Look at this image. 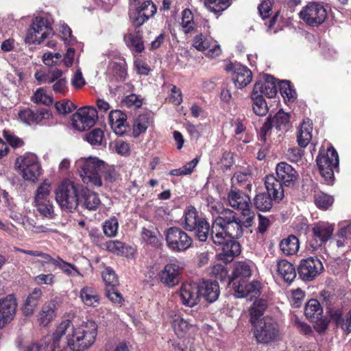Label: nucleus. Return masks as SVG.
<instances>
[{
  "instance_id": "52",
  "label": "nucleus",
  "mask_w": 351,
  "mask_h": 351,
  "mask_svg": "<svg viewBox=\"0 0 351 351\" xmlns=\"http://www.w3.org/2000/svg\"><path fill=\"white\" fill-rule=\"evenodd\" d=\"M53 341V334L45 337L38 343H33L27 348L26 351H47Z\"/></svg>"
},
{
  "instance_id": "27",
  "label": "nucleus",
  "mask_w": 351,
  "mask_h": 351,
  "mask_svg": "<svg viewBox=\"0 0 351 351\" xmlns=\"http://www.w3.org/2000/svg\"><path fill=\"white\" fill-rule=\"evenodd\" d=\"M275 271L277 277L289 283L291 282L296 276L294 266L285 259L279 260L277 262Z\"/></svg>"
},
{
  "instance_id": "63",
  "label": "nucleus",
  "mask_w": 351,
  "mask_h": 351,
  "mask_svg": "<svg viewBox=\"0 0 351 351\" xmlns=\"http://www.w3.org/2000/svg\"><path fill=\"white\" fill-rule=\"evenodd\" d=\"M142 14L143 12L138 7L136 8L135 10L130 11V20L132 24L136 27L141 26L145 21H147V19L144 17V16Z\"/></svg>"
},
{
  "instance_id": "16",
  "label": "nucleus",
  "mask_w": 351,
  "mask_h": 351,
  "mask_svg": "<svg viewBox=\"0 0 351 351\" xmlns=\"http://www.w3.org/2000/svg\"><path fill=\"white\" fill-rule=\"evenodd\" d=\"M225 70L228 72H232V80L235 86L239 88L245 87L252 82V73L245 66L230 62L226 65Z\"/></svg>"
},
{
  "instance_id": "31",
  "label": "nucleus",
  "mask_w": 351,
  "mask_h": 351,
  "mask_svg": "<svg viewBox=\"0 0 351 351\" xmlns=\"http://www.w3.org/2000/svg\"><path fill=\"white\" fill-rule=\"evenodd\" d=\"M123 40L130 50L136 53H141L144 50V44L139 30H128Z\"/></svg>"
},
{
  "instance_id": "38",
  "label": "nucleus",
  "mask_w": 351,
  "mask_h": 351,
  "mask_svg": "<svg viewBox=\"0 0 351 351\" xmlns=\"http://www.w3.org/2000/svg\"><path fill=\"white\" fill-rule=\"evenodd\" d=\"M198 25L197 20H195L191 10L184 9L182 12L180 25L184 34H189L197 29Z\"/></svg>"
},
{
  "instance_id": "2",
  "label": "nucleus",
  "mask_w": 351,
  "mask_h": 351,
  "mask_svg": "<svg viewBox=\"0 0 351 351\" xmlns=\"http://www.w3.org/2000/svg\"><path fill=\"white\" fill-rule=\"evenodd\" d=\"M252 276V267L246 262H239L235 265L232 277V287L237 298L249 295L256 297L260 293V283L257 281L248 282Z\"/></svg>"
},
{
  "instance_id": "26",
  "label": "nucleus",
  "mask_w": 351,
  "mask_h": 351,
  "mask_svg": "<svg viewBox=\"0 0 351 351\" xmlns=\"http://www.w3.org/2000/svg\"><path fill=\"white\" fill-rule=\"evenodd\" d=\"M169 317L173 330L178 337H184L191 328L195 326L175 312H171Z\"/></svg>"
},
{
  "instance_id": "30",
  "label": "nucleus",
  "mask_w": 351,
  "mask_h": 351,
  "mask_svg": "<svg viewBox=\"0 0 351 351\" xmlns=\"http://www.w3.org/2000/svg\"><path fill=\"white\" fill-rule=\"evenodd\" d=\"M313 123L305 119L298 128L297 141L302 147H306L312 139Z\"/></svg>"
},
{
  "instance_id": "6",
  "label": "nucleus",
  "mask_w": 351,
  "mask_h": 351,
  "mask_svg": "<svg viewBox=\"0 0 351 351\" xmlns=\"http://www.w3.org/2000/svg\"><path fill=\"white\" fill-rule=\"evenodd\" d=\"M228 199L231 207L241 211V217L244 219L245 226L246 228L252 226L255 214L252 210L250 197L239 190L232 189L228 193Z\"/></svg>"
},
{
  "instance_id": "28",
  "label": "nucleus",
  "mask_w": 351,
  "mask_h": 351,
  "mask_svg": "<svg viewBox=\"0 0 351 351\" xmlns=\"http://www.w3.org/2000/svg\"><path fill=\"white\" fill-rule=\"evenodd\" d=\"M265 184L267 191V194L271 197L273 199L279 201L283 198L282 183L275 176L272 175L267 176L265 178Z\"/></svg>"
},
{
  "instance_id": "15",
  "label": "nucleus",
  "mask_w": 351,
  "mask_h": 351,
  "mask_svg": "<svg viewBox=\"0 0 351 351\" xmlns=\"http://www.w3.org/2000/svg\"><path fill=\"white\" fill-rule=\"evenodd\" d=\"M324 270L322 261L317 257L302 259L298 267L300 277L304 281H311Z\"/></svg>"
},
{
  "instance_id": "40",
  "label": "nucleus",
  "mask_w": 351,
  "mask_h": 351,
  "mask_svg": "<svg viewBox=\"0 0 351 351\" xmlns=\"http://www.w3.org/2000/svg\"><path fill=\"white\" fill-rule=\"evenodd\" d=\"M267 308V302L265 300L259 299L256 300L250 309V322L254 324L263 320L261 318Z\"/></svg>"
},
{
  "instance_id": "18",
  "label": "nucleus",
  "mask_w": 351,
  "mask_h": 351,
  "mask_svg": "<svg viewBox=\"0 0 351 351\" xmlns=\"http://www.w3.org/2000/svg\"><path fill=\"white\" fill-rule=\"evenodd\" d=\"M192 45L197 51L212 58L218 57L221 53L219 45L202 34H197L193 38Z\"/></svg>"
},
{
  "instance_id": "4",
  "label": "nucleus",
  "mask_w": 351,
  "mask_h": 351,
  "mask_svg": "<svg viewBox=\"0 0 351 351\" xmlns=\"http://www.w3.org/2000/svg\"><path fill=\"white\" fill-rule=\"evenodd\" d=\"M57 204L62 210L72 213L77 207L80 199L77 196L75 184L70 180L62 181L55 191Z\"/></svg>"
},
{
  "instance_id": "36",
  "label": "nucleus",
  "mask_w": 351,
  "mask_h": 351,
  "mask_svg": "<svg viewBox=\"0 0 351 351\" xmlns=\"http://www.w3.org/2000/svg\"><path fill=\"white\" fill-rule=\"evenodd\" d=\"M221 219L217 217L213 223L211 228V238L216 245H221L226 242L228 239V235L226 234L224 228L222 226Z\"/></svg>"
},
{
  "instance_id": "19",
  "label": "nucleus",
  "mask_w": 351,
  "mask_h": 351,
  "mask_svg": "<svg viewBox=\"0 0 351 351\" xmlns=\"http://www.w3.org/2000/svg\"><path fill=\"white\" fill-rule=\"evenodd\" d=\"M333 230V225L327 222L320 221L315 223L312 228L313 239L311 241L313 250H316L324 244L330 238Z\"/></svg>"
},
{
  "instance_id": "51",
  "label": "nucleus",
  "mask_w": 351,
  "mask_h": 351,
  "mask_svg": "<svg viewBox=\"0 0 351 351\" xmlns=\"http://www.w3.org/2000/svg\"><path fill=\"white\" fill-rule=\"evenodd\" d=\"M56 267L61 269L65 274L69 276H82L81 272L77 269V268L70 263H67L64 261L61 258H59V261L56 265Z\"/></svg>"
},
{
  "instance_id": "24",
  "label": "nucleus",
  "mask_w": 351,
  "mask_h": 351,
  "mask_svg": "<svg viewBox=\"0 0 351 351\" xmlns=\"http://www.w3.org/2000/svg\"><path fill=\"white\" fill-rule=\"evenodd\" d=\"M109 124L117 135H123L127 128V116L121 110H111L108 115Z\"/></svg>"
},
{
  "instance_id": "47",
  "label": "nucleus",
  "mask_w": 351,
  "mask_h": 351,
  "mask_svg": "<svg viewBox=\"0 0 351 351\" xmlns=\"http://www.w3.org/2000/svg\"><path fill=\"white\" fill-rule=\"evenodd\" d=\"M103 231L108 237H114L117 234L119 221L115 217H111L103 223Z\"/></svg>"
},
{
  "instance_id": "5",
  "label": "nucleus",
  "mask_w": 351,
  "mask_h": 351,
  "mask_svg": "<svg viewBox=\"0 0 351 351\" xmlns=\"http://www.w3.org/2000/svg\"><path fill=\"white\" fill-rule=\"evenodd\" d=\"M320 173L327 184L334 181V171L339 167V156L332 146H329L326 152L321 150L316 159Z\"/></svg>"
},
{
  "instance_id": "17",
  "label": "nucleus",
  "mask_w": 351,
  "mask_h": 351,
  "mask_svg": "<svg viewBox=\"0 0 351 351\" xmlns=\"http://www.w3.org/2000/svg\"><path fill=\"white\" fill-rule=\"evenodd\" d=\"M182 304L186 306L193 307L199 302L200 294L198 284L185 282L182 284L177 292Z\"/></svg>"
},
{
  "instance_id": "14",
  "label": "nucleus",
  "mask_w": 351,
  "mask_h": 351,
  "mask_svg": "<svg viewBox=\"0 0 351 351\" xmlns=\"http://www.w3.org/2000/svg\"><path fill=\"white\" fill-rule=\"evenodd\" d=\"M168 247L173 252H184L192 245V239L182 229L173 227L166 232Z\"/></svg>"
},
{
  "instance_id": "53",
  "label": "nucleus",
  "mask_w": 351,
  "mask_h": 351,
  "mask_svg": "<svg viewBox=\"0 0 351 351\" xmlns=\"http://www.w3.org/2000/svg\"><path fill=\"white\" fill-rule=\"evenodd\" d=\"M35 207L40 214L48 219H53L55 217L54 206L52 202H47L34 204Z\"/></svg>"
},
{
  "instance_id": "59",
  "label": "nucleus",
  "mask_w": 351,
  "mask_h": 351,
  "mask_svg": "<svg viewBox=\"0 0 351 351\" xmlns=\"http://www.w3.org/2000/svg\"><path fill=\"white\" fill-rule=\"evenodd\" d=\"M55 107L59 114H67L76 108V106L70 100H61L56 103Z\"/></svg>"
},
{
  "instance_id": "45",
  "label": "nucleus",
  "mask_w": 351,
  "mask_h": 351,
  "mask_svg": "<svg viewBox=\"0 0 351 351\" xmlns=\"http://www.w3.org/2000/svg\"><path fill=\"white\" fill-rule=\"evenodd\" d=\"M272 199L267 193H259L254 198V205L261 211H268L272 207Z\"/></svg>"
},
{
  "instance_id": "25",
  "label": "nucleus",
  "mask_w": 351,
  "mask_h": 351,
  "mask_svg": "<svg viewBox=\"0 0 351 351\" xmlns=\"http://www.w3.org/2000/svg\"><path fill=\"white\" fill-rule=\"evenodd\" d=\"M220 246H221V252L218 256L225 263L232 261L235 256L241 253L240 244L233 239L229 238Z\"/></svg>"
},
{
  "instance_id": "34",
  "label": "nucleus",
  "mask_w": 351,
  "mask_h": 351,
  "mask_svg": "<svg viewBox=\"0 0 351 351\" xmlns=\"http://www.w3.org/2000/svg\"><path fill=\"white\" fill-rule=\"evenodd\" d=\"M80 298L82 302L88 306L95 307L99 304L100 296L95 289L86 286L80 291Z\"/></svg>"
},
{
  "instance_id": "23",
  "label": "nucleus",
  "mask_w": 351,
  "mask_h": 351,
  "mask_svg": "<svg viewBox=\"0 0 351 351\" xmlns=\"http://www.w3.org/2000/svg\"><path fill=\"white\" fill-rule=\"evenodd\" d=\"M16 308V300L12 297L0 301V328L12 319Z\"/></svg>"
},
{
  "instance_id": "56",
  "label": "nucleus",
  "mask_w": 351,
  "mask_h": 351,
  "mask_svg": "<svg viewBox=\"0 0 351 351\" xmlns=\"http://www.w3.org/2000/svg\"><path fill=\"white\" fill-rule=\"evenodd\" d=\"M209 230V224L204 219L203 220H200L193 231H195L196 236L200 241H206L208 239Z\"/></svg>"
},
{
  "instance_id": "1",
  "label": "nucleus",
  "mask_w": 351,
  "mask_h": 351,
  "mask_svg": "<svg viewBox=\"0 0 351 351\" xmlns=\"http://www.w3.org/2000/svg\"><path fill=\"white\" fill-rule=\"evenodd\" d=\"M97 335V324L88 320L80 325L74 326L69 320L60 323L53 333V341L47 351H55L60 348V342L64 341L73 351H83L90 347Z\"/></svg>"
},
{
  "instance_id": "8",
  "label": "nucleus",
  "mask_w": 351,
  "mask_h": 351,
  "mask_svg": "<svg viewBox=\"0 0 351 351\" xmlns=\"http://www.w3.org/2000/svg\"><path fill=\"white\" fill-rule=\"evenodd\" d=\"M20 174L26 180L36 182L41 175V166L35 154H27L16 160Z\"/></svg>"
},
{
  "instance_id": "46",
  "label": "nucleus",
  "mask_w": 351,
  "mask_h": 351,
  "mask_svg": "<svg viewBox=\"0 0 351 351\" xmlns=\"http://www.w3.org/2000/svg\"><path fill=\"white\" fill-rule=\"evenodd\" d=\"M314 202L317 207L322 210L328 209L333 204L332 196L323 192H317L314 195Z\"/></svg>"
},
{
  "instance_id": "33",
  "label": "nucleus",
  "mask_w": 351,
  "mask_h": 351,
  "mask_svg": "<svg viewBox=\"0 0 351 351\" xmlns=\"http://www.w3.org/2000/svg\"><path fill=\"white\" fill-rule=\"evenodd\" d=\"M43 295V291L40 288H34L28 295L22 307L23 313L25 316L33 314Z\"/></svg>"
},
{
  "instance_id": "20",
  "label": "nucleus",
  "mask_w": 351,
  "mask_h": 351,
  "mask_svg": "<svg viewBox=\"0 0 351 351\" xmlns=\"http://www.w3.org/2000/svg\"><path fill=\"white\" fill-rule=\"evenodd\" d=\"M51 114L47 109H40L34 112L29 108L19 111L18 119L23 123L31 125L40 122L43 119H49Z\"/></svg>"
},
{
  "instance_id": "58",
  "label": "nucleus",
  "mask_w": 351,
  "mask_h": 351,
  "mask_svg": "<svg viewBox=\"0 0 351 351\" xmlns=\"http://www.w3.org/2000/svg\"><path fill=\"white\" fill-rule=\"evenodd\" d=\"M305 293L300 288L293 289L290 291L289 300L292 306L295 308L300 307L304 299Z\"/></svg>"
},
{
  "instance_id": "60",
  "label": "nucleus",
  "mask_w": 351,
  "mask_h": 351,
  "mask_svg": "<svg viewBox=\"0 0 351 351\" xmlns=\"http://www.w3.org/2000/svg\"><path fill=\"white\" fill-rule=\"evenodd\" d=\"M335 320L341 328L350 333L351 332V309L348 312L345 317H341L340 315L335 314Z\"/></svg>"
},
{
  "instance_id": "61",
  "label": "nucleus",
  "mask_w": 351,
  "mask_h": 351,
  "mask_svg": "<svg viewBox=\"0 0 351 351\" xmlns=\"http://www.w3.org/2000/svg\"><path fill=\"white\" fill-rule=\"evenodd\" d=\"M101 179L102 177L107 182L115 181L117 177V173L112 166H110L105 162V167L100 171Z\"/></svg>"
},
{
  "instance_id": "39",
  "label": "nucleus",
  "mask_w": 351,
  "mask_h": 351,
  "mask_svg": "<svg viewBox=\"0 0 351 351\" xmlns=\"http://www.w3.org/2000/svg\"><path fill=\"white\" fill-rule=\"evenodd\" d=\"M300 245L298 238L290 235L282 239L280 243V249L283 254L291 256L295 254L299 250Z\"/></svg>"
},
{
  "instance_id": "35",
  "label": "nucleus",
  "mask_w": 351,
  "mask_h": 351,
  "mask_svg": "<svg viewBox=\"0 0 351 351\" xmlns=\"http://www.w3.org/2000/svg\"><path fill=\"white\" fill-rule=\"evenodd\" d=\"M258 84H254L251 94L252 100V109L254 112L258 116H264L267 113L268 108L263 97L257 94V90L260 89Z\"/></svg>"
},
{
  "instance_id": "10",
  "label": "nucleus",
  "mask_w": 351,
  "mask_h": 351,
  "mask_svg": "<svg viewBox=\"0 0 351 351\" xmlns=\"http://www.w3.org/2000/svg\"><path fill=\"white\" fill-rule=\"evenodd\" d=\"M98 119L97 111L93 106L79 108L71 117V125L77 131H85L92 128Z\"/></svg>"
},
{
  "instance_id": "13",
  "label": "nucleus",
  "mask_w": 351,
  "mask_h": 351,
  "mask_svg": "<svg viewBox=\"0 0 351 351\" xmlns=\"http://www.w3.org/2000/svg\"><path fill=\"white\" fill-rule=\"evenodd\" d=\"M182 271V263L177 259L171 260L159 271L158 278L163 285L173 288L180 282Z\"/></svg>"
},
{
  "instance_id": "57",
  "label": "nucleus",
  "mask_w": 351,
  "mask_h": 351,
  "mask_svg": "<svg viewBox=\"0 0 351 351\" xmlns=\"http://www.w3.org/2000/svg\"><path fill=\"white\" fill-rule=\"evenodd\" d=\"M32 99L34 103H40L47 106L53 103L52 97L48 95L46 90L43 88L36 90Z\"/></svg>"
},
{
  "instance_id": "43",
  "label": "nucleus",
  "mask_w": 351,
  "mask_h": 351,
  "mask_svg": "<svg viewBox=\"0 0 351 351\" xmlns=\"http://www.w3.org/2000/svg\"><path fill=\"white\" fill-rule=\"evenodd\" d=\"M152 123V118L147 114H141L136 119L133 127V136H138L145 132L148 127Z\"/></svg>"
},
{
  "instance_id": "37",
  "label": "nucleus",
  "mask_w": 351,
  "mask_h": 351,
  "mask_svg": "<svg viewBox=\"0 0 351 351\" xmlns=\"http://www.w3.org/2000/svg\"><path fill=\"white\" fill-rule=\"evenodd\" d=\"M184 217V223L182 225L184 229L188 231H193L200 220L204 219V218H199L198 217L197 210L193 206L188 207L186 209Z\"/></svg>"
},
{
  "instance_id": "41",
  "label": "nucleus",
  "mask_w": 351,
  "mask_h": 351,
  "mask_svg": "<svg viewBox=\"0 0 351 351\" xmlns=\"http://www.w3.org/2000/svg\"><path fill=\"white\" fill-rule=\"evenodd\" d=\"M80 202L90 210H96L101 205V201L98 195L92 191H86L82 195Z\"/></svg>"
},
{
  "instance_id": "49",
  "label": "nucleus",
  "mask_w": 351,
  "mask_h": 351,
  "mask_svg": "<svg viewBox=\"0 0 351 351\" xmlns=\"http://www.w3.org/2000/svg\"><path fill=\"white\" fill-rule=\"evenodd\" d=\"M280 94L282 97L289 101H293L297 97L295 89L291 86L290 82L283 80L279 85Z\"/></svg>"
},
{
  "instance_id": "54",
  "label": "nucleus",
  "mask_w": 351,
  "mask_h": 351,
  "mask_svg": "<svg viewBox=\"0 0 351 351\" xmlns=\"http://www.w3.org/2000/svg\"><path fill=\"white\" fill-rule=\"evenodd\" d=\"M104 137V131L101 129H94L86 134L87 141L93 146L101 145Z\"/></svg>"
},
{
  "instance_id": "22",
  "label": "nucleus",
  "mask_w": 351,
  "mask_h": 351,
  "mask_svg": "<svg viewBox=\"0 0 351 351\" xmlns=\"http://www.w3.org/2000/svg\"><path fill=\"white\" fill-rule=\"evenodd\" d=\"M200 297L209 303L216 301L220 293L219 284L216 281L202 280L199 284Z\"/></svg>"
},
{
  "instance_id": "3",
  "label": "nucleus",
  "mask_w": 351,
  "mask_h": 351,
  "mask_svg": "<svg viewBox=\"0 0 351 351\" xmlns=\"http://www.w3.org/2000/svg\"><path fill=\"white\" fill-rule=\"evenodd\" d=\"M104 167L105 162L97 157L82 158L76 162V168L82 182L91 187L102 186L100 171Z\"/></svg>"
},
{
  "instance_id": "44",
  "label": "nucleus",
  "mask_w": 351,
  "mask_h": 351,
  "mask_svg": "<svg viewBox=\"0 0 351 351\" xmlns=\"http://www.w3.org/2000/svg\"><path fill=\"white\" fill-rule=\"evenodd\" d=\"M230 4L231 0H204L206 8L215 14L224 11Z\"/></svg>"
},
{
  "instance_id": "9",
  "label": "nucleus",
  "mask_w": 351,
  "mask_h": 351,
  "mask_svg": "<svg viewBox=\"0 0 351 351\" xmlns=\"http://www.w3.org/2000/svg\"><path fill=\"white\" fill-rule=\"evenodd\" d=\"M53 35L49 21L43 17H36L25 37L28 44H40Z\"/></svg>"
},
{
  "instance_id": "29",
  "label": "nucleus",
  "mask_w": 351,
  "mask_h": 351,
  "mask_svg": "<svg viewBox=\"0 0 351 351\" xmlns=\"http://www.w3.org/2000/svg\"><path fill=\"white\" fill-rule=\"evenodd\" d=\"M304 314L312 322L317 323L320 322L321 324H324V322L322 319L323 308L318 300L315 299H311L306 304Z\"/></svg>"
},
{
  "instance_id": "32",
  "label": "nucleus",
  "mask_w": 351,
  "mask_h": 351,
  "mask_svg": "<svg viewBox=\"0 0 351 351\" xmlns=\"http://www.w3.org/2000/svg\"><path fill=\"white\" fill-rule=\"evenodd\" d=\"M255 84L261 86L259 90H257V94L266 96L269 98H273L277 93V86L274 77L269 75H264V82H257Z\"/></svg>"
},
{
  "instance_id": "55",
  "label": "nucleus",
  "mask_w": 351,
  "mask_h": 351,
  "mask_svg": "<svg viewBox=\"0 0 351 351\" xmlns=\"http://www.w3.org/2000/svg\"><path fill=\"white\" fill-rule=\"evenodd\" d=\"M102 278L108 287H115L118 285V278L114 271L109 267H106L102 271Z\"/></svg>"
},
{
  "instance_id": "21",
  "label": "nucleus",
  "mask_w": 351,
  "mask_h": 351,
  "mask_svg": "<svg viewBox=\"0 0 351 351\" xmlns=\"http://www.w3.org/2000/svg\"><path fill=\"white\" fill-rule=\"evenodd\" d=\"M278 180L285 186H290L298 179V174L295 169L285 162L278 163L276 167Z\"/></svg>"
},
{
  "instance_id": "11",
  "label": "nucleus",
  "mask_w": 351,
  "mask_h": 351,
  "mask_svg": "<svg viewBox=\"0 0 351 351\" xmlns=\"http://www.w3.org/2000/svg\"><path fill=\"white\" fill-rule=\"evenodd\" d=\"M240 219L237 217V214L230 209L223 210L221 215L217 217L218 219H221L223 228L228 235L229 238H239L243 235V227L244 219Z\"/></svg>"
},
{
  "instance_id": "64",
  "label": "nucleus",
  "mask_w": 351,
  "mask_h": 351,
  "mask_svg": "<svg viewBox=\"0 0 351 351\" xmlns=\"http://www.w3.org/2000/svg\"><path fill=\"white\" fill-rule=\"evenodd\" d=\"M303 156V150L298 147H290L286 153V158L291 162H298L302 160Z\"/></svg>"
},
{
  "instance_id": "42",
  "label": "nucleus",
  "mask_w": 351,
  "mask_h": 351,
  "mask_svg": "<svg viewBox=\"0 0 351 351\" xmlns=\"http://www.w3.org/2000/svg\"><path fill=\"white\" fill-rule=\"evenodd\" d=\"M103 250L117 256H124L128 252V247L119 241H108L101 245Z\"/></svg>"
},
{
  "instance_id": "62",
  "label": "nucleus",
  "mask_w": 351,
  "mask_h": 351,
  "mask_svg": "<svg viewBox=\"0 0 351 351\" xmlns=\"http://www.w3.org/2000/svg\"><path fill=\"white\" fill-rule=\"evenodd\" d=\"M106 297L117 306L123 305L124 300L122 295L115 289L114 287H108L106 290Z\"/></svg>"
},
{
  "instance_id": "50",
  "label": "nucleus",
  "mask_w": 351,
  "mask_h": 351,
  "mask_svg": "<svg viewBox=\"0 0 351 351\" xmlns=\"http://www.w3.org/2000/svg\"><path fill=\"white\" fill-rule=\"evenodd\" d=\"M273 121L277 130H287L289 123V115L282 110H279L274 117Z\"/></svg>"
},
{
  "instance_id": "7",
  "label": "nucleus",
  "mask_w": 351,
  "mask_h": 351,
  "mask_svg": "<svg viewBox=\"0 0 351 351\" xmlns=\"http://www.w3.org/2000/svg\"><path fill=\"white\" fill-rule=\"evenodd\" d=\"M252 326L254 337L258 343H268L275 341L279 335L278 325L270 317H264Z\"/></svg>"
},
{
  "instance_id": "12",
  "label": "nucleus",
  "mask_w": 351,
  "mask_h": 351,
  "mask_svg": "<svg viewBox=\"0 0 351 351\" xmlns=\"http://www.w3.org/2000/svg\"><path fill=\"white\" fill-rule=\"evenodd\" d=\"M299 15L306 25L317 27L326 19L327 11L319 3L311 2L302 8Z\"/></svg>"
},
{
  "instance_id": "48",
  "label": "nucleus",
  "mask_w": 351,
  "mask_h": 351,
  "mask_svg": "<svg viewBox=\"0 0 351 351\" xmlns=\"http://www.w3.org/2000/svg\"><path fill=\"white\" fill-rule=\"evenodd\" d=\"M55 311L53 304L45 305L38 315V320L40 324L47 326L54 317Z\"/></svg>"
}]
</instances>
